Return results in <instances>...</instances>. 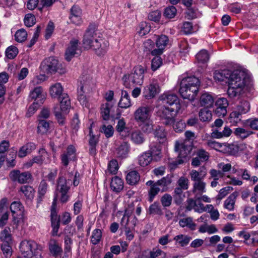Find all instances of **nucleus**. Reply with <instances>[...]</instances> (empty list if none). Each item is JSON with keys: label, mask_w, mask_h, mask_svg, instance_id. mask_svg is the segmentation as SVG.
<instances>
[{"label": "nucleus", "mask_w": 258, "mask_h": 258, "mask_svg": "<svg viewBox=\"0 0 258 258\" xmlns=\"http://www.w3.org/2000/svg\"><path fill=\"white\" fill-rule=\"evenodd\" d=\"M37 132L40 134H46L50 128V121L44 119H38Z\"/></svg>", "instance_id": "nucleus-43"}, {"label": "nucleus", "mask_w": 258, "mask_h": 258, "mask_svg": "<svg viewBox=\"0 0 258 258\" xmlns=\"http://www.w3.org/2000/svg\"><path fill=\"white\" fill-rule=\"evenodd\" d=\"M79 40L76 39H72L70 42V45L65 52V59L70 61L76 55L80 53V50L78 48Z\"/></svg>", "instance_id": "nucleus-13"}, {"label": "nucleus", "mask_w": 258, "mask_h": 258, "mask_svg": "<svg viewBox=\"0 0 258 258\" xmlns=\"http://www.w3.org/2000/svg\"><path fill=\"white\" fill-rule=\"evenodd\" d=\"M48 184L45 180H42L40 183L38 189L37 204H40L47 191Z\"/></svg>", "instance_id": "nucleus-31"}, {"label": "nucleus", "mask_w": 258, "mask_h": 258, "mask_svg": "<svg viewBox=\"0 0 258 258\" xmlns=\"http://www.w3.org/2000/svg\"><path fill=\"white\" fill-rule=\"evenodd\" d=\"M190 239V237L183 234L177 235L174 238V240H175L176 242L181 246H185L187 245L189 242Z\"/></svg>", "instance_id": "nucleus-51"}, {"label": "nucleus", "mask_w": 258, "mask_h": 258, "mask_svg": "<svg viewBox=\"0 0 258 258\" xmlns=\"http://www.w3.org/2000/svg\"><path fill=\"white\" fill-rule=\"evenodd\" d=\"M20 191L24 195L27 199L31 200L34 198L35 190L30 185H24L21 186Z\"/></svg>", "instance_id": "nucleus-45"}, {"label": "nucleus", "mask_w": 258, "mask_h": 258, "mask_svg": "<svg viewBox=\"0 0 258 258\" xmlns=\"http://www.w3.org/2000/svg\"><path fill=\"white\" fill-rule=\"evenodd\" d=\"M72 184L71 179H66L63 176H59L57 180L56 191L60 194V201L62 203H67L70 198L68 195Z\"/></svg>", "instance_id": "nucleus-9"}, {"label": "nucleus", "mask_w": 258, "mask_h": 258, "mask_svg": "<svg viewBox=\"0 0 258 258\" xmlns=\"http://www.w3.org/2000/svg\"><path fill=\"white\" fill-rule=\"evenodd\" d=\"M10 177L13 181H18L19 183L23 184L28 182L32 175L28 171L21 173L18 170H14L10 173Z\"/></svg>", "instance_id": "nucleus-12"}, {"label": "nucleus", "mask_w": 258, "mask_h": 258, "mask_svg": "<svg viewBox=\"0 0 258 258\" xmlns=\"http://www.w3.org/2000/svg\"><path fill=\"white\" fill-rule=\"evenodd\" d=\"M234 135L242 140L245 139L253 134L252 131L246 130L241 127H237L234 131Z\"/></svg>", "instance_id": "nucleus-49"}, {"label": "nucleus", "mask_w": 258, "mask_h": 258, "mask_svg": "<svg viewBox=\"0 0 258 258\" xmlns=\"http://www.w3.org/2000/svg\"><path fill=\"white\" fill-rule=\"evenodd\" d=\"M42 88L41 87H35L30 92L29 97L32 100H35V102H38L42 104L45 99L44 95L42 93Z\"/></svg>", "instance_id": "nucleus-22"}, {"label": "nucleus", "mask_w": 258, "mask_h": 258, "mask_svg": "<svg viewBox=\"0 0 258 258\" xmlns=\"http://www.w3.org/2000/svg\"><path fill=\"white\" fill-rule=\"evenodd\" d=\"M238 193L234 191L225 200L224 203V207L229 211H232L234 209V206L236 200L238 197Z\"/></svg>", "instance_id": "nucleus-27"}, {"label": "nucleus", "mask_w": 258, "mask_h": 258, "mask_svg": "<svg viewBox=\"0 0 258 258\" xmlns=\"http://www.w3.org/2000/svg\"><path fill=\"white\" fill-rule=\"evenodd\" d=\"M179 224L181 227L186 226L192 230L195 229L196 226V224L193 222L192 218L191 217L180 219L179 220Z\"/></svg>", "instance_id": "nucleus-50"}, {"label": "nucleus", "mask_w": 258, "mask_h": 258, "mask_svg": "<svg viewBox=\"0 0 258 258\" xmlns=\"http://www.w3.org/2000/svg\"><path fill=\"white\" fill-rule=\"evenodd\" d=\"M148 213L150 215H162L163 212L160 203L158 202H155L151 204L149 208Z\"/></svg>", "instance_id": "nucleus-44"}, {"label": "nucleus", "mask_w": 258, "mask_h": 258, "mask_svg": "<svg viewBox=\"0 0 258 258\" xmlns=\"http://www.w3.org/2000/svg\"><path fill=\"white\" fill-rule=\"evenodd\" d=\"M177 13L176 9L175 7L171 6L165 9L164 16L168 19L174 18Z\"/></svg>", "instance_id": "nucleus-58"}, {"label": "nucleus", "mask_w": 258, "mask_h": 258, "mask_svg": "<svg viewBox=\"0 0 258 258\" xmlns=\"http://www.w3.org/2000/svg\"><path fill=\"white\" fill-rule=\"evenodd\" d=\"M144 73V67L141 65L135 67L131 74L123 75L122 78L123 85L128 88L136 85H141L143 83Z\"/></svg>", "instance_id": "nucleus-4"}, {"label": "nucleus", "mask_w": 258, "mask_h": 258, "mask_svg": "<svg viewBox=\"0 0 258 258\" xmlns=\"http://www.w3.org/2000/svg\"><path fill=\"white\" fill-rule=\"evenodd\" d=\"M111 189L116 193H119L123 188V181L118 176H115L111 179L110 182Z\"/></svg>", "instance_id": "nucleus-28"}, {"label": "nucleus", "mask_w": 258, "mask_h": 258, "mask_svg": "<svg viewBox=\"0 0 258 258\" xmlns=\"http://www.w3.org/2000/svg\"><path fill=\"white\" fill-rule=\"evenodd\" d=\"M231 71L228 70H216L214 73V78L219 82L225 81L228 83Z\"/></svg>", "instance_id": "nucleus-23"}, {"label": "nucleus", "mask_w": 258, "mask_h": 258, "mask_svg": "<svg viewBox=\"0 0 258 258\" xmlns=\"http://www.w3.org/2000/svg\"><path fill=\"white\" fill-rule=\"evenodd\" d=\"M10 209L13 213H17L21 215L23 213L24 208L20 201H14L11 204Z\"/></svg>", "instance_id": "nucleus-48"}, {"label": "nucleus", "mask_w": 258, "mask_h": 258, "mask_svg": "<svg viewBox=\"0 0 258 258\" xmlns=\"http://www.w3.org/2000/svg\"><path fill=\"white\" fill-rule=\"evenodd\" d=\"M102 237V231L100 229H95L92 232L91 236V241L94 245L98 244Z\"/></svg>", "instance_id": "nucleus-53"}, {"label": "nucleus", "mask_w": 258, "mask_h": 258, "mask_svg": "<svg viewBox=\"0 0 258 258\" xmlns=\"http://www.w3.org/2000/svg\"><path fill=\"white\" fill-rule=\"evenodd\" d=\"M178 187L187 190L189 186V180L184 176L180 177L177 182Z\"/></svg>", "instance_id": "nucleus-64"}, {"label": "nucleus", "mask_w": 258, "mask_h": 258, "mask_svg": "<svg viewBox=\"0 0 258 258\" xmlns=\"http://www.w3.org/2000/svg\"><path fill=\"white\" fill-rule=\"evenodd\" d=\"M19 248L22 254L25 258H42L40 246L33 240L22 241Z\"/></svg>", "instance_id": "nucleus-5"}, {"label": "nucleus", "mask_w": 258, "mask_h": 258, "mask_svg": "<svg viewBox=\"0 0 258 258\" xmlns=\"http://www.w3.org/2000/svg\"><path fill=\"white\" fill-rule=\"evenodd\" d=\"M152 60L151 68L153 71H155L159 69L162 64V59L159 55H155Z\"/></svg>", "instance_id": "nucleus-62"}, {"label": "nucleus", "mask_w": 258, "mask_h": 258, "mask_svg": "<svg viewBox=\"0 0 258 258\" xmlns=\"http://www.w3.org/2000/svg\"><path fill=\"white\" fill-rule=\"evenodd\" d=\"M180 109L164 106L158 111L163 123L166 125H172L175 121V116Z\"/></svg>", "instance_id": "nucleus-8"}, {"label": "nucleus", "mask_w": 258, "mask_h": 258, "mask_svg": "<svg viewBox=\"0 0 258 258\" xmlns=\"http://www.w3.org/2000/svg\"><path fill=\"white\" fill-rule=\"evenodd\" d=\"M206 183L202 180L196 181L193 183L192 192L196 194V195L199 194L201 195L206 191Z\"/></svg>", "instance_id": "nucleus-42"}, {"label": "nucleus", "mask_w": 258, "mask_h": 258, "mask_svg": "<svg viewBox=\"0 0 258 258\" xmlns=\"http://www.w3.org/2000/svg\"><path fill=\"white\" fill-rule=\"evenodd\" d=\"M100 132L103 133L107 138L111 137L113 135L114 129L112 125H102L100 128Z\"/></svg>", "instance_id": "nucleus-55"}, {"label": "nucleus", "mask_w": 258, "mask_h": 258, "mask_svg": "<svg viewBox=\"0 0 258 258\" xmlns=\"http://www.w3.org/2000/svg\"><path fill=\"white\" fill-rule=\"evenodd\" d=\"M152 108L150 106H141L134 112L135 119L138 123L149 120L151 116Z\"/></svg>", "instance_id": "nucleus-11"}, {"label": "nucleus", "mask_w": 258, "mask_h": 258, "mask_svg": "<svg viewBox=\"0 0 258 258\" xmlns=\"http://www.w3.org/2000/svg\"><path fill=\"white\" fill-rule=\"evenodd\" d=\"M158 186L161 187V192H165L168 190V186L172 182V176L167 175L162 177L161 179L155 182Z\"/></svg>", "instance_id": "nucleus-33"}, {"label": "nucleus", "mask_w": 258, "mask_h": 258, "mask_svg": "<svg viewBox=\"0 0 258 258\" xmlns=\"http://www.w3.org/2000/svg\"><path fill=\"white\" fill-rule=\"evenodd\" d=\"M164 106L168 105L169 107L180 109V105L178 97L174 94H164L160 97Z\"/></svg>", "instance_id": "nucleus-14"}, {"label": "nucleus", "mask_w": 258, "mask_h": 258, "mask_svg": "<svg viewBox=\"0 0 258 258\" xmlns=\"http://www.w3.org/2000/svg\"><path fill=\"white\" fill-rule=\"evenodd\" d=\"M196 58L199 62H207L209 59V54L207 50H202L196 55Z\"/></svg>", "instance_id": "nucleus-56"}, {"label": "nucleus", "mask_w": 258, "mask_h": 258, "mask_svg": "<svg viewBox=\"0 0 258 258\" xmlns=\"http://www.w3.org/2000/svg\"><path fill=\"white\" fill-rule=\"evenodd\" d=\"M139 27L138 32L142 36L148 34L151 29L150 26L146 22H142L140 24Z\"/></svg>", "instance_id": "nucleus-60"}, {"label": "nucleus", "mask_w": 258, "mask_h": 258, "mask_svg": "<svg viewBox=\"0 0 258 258\" xmlns=\"http://www.w3.org/2000/svg\"><path fill=\"white\" fill-rule=\"evenodd\" d=\"M199 117L201 121L208 123L212 119V114L207 108H204L200 109L199 112Z\"/></svg>", "instance_id": "nucleus-40"}, {"label": "nucleus", "mask_w": 258, "mask_h": 258, "mask_svg": "<svg viewBox=\"0 0 258 258\" xmlns=\"http://www.w3.org/2000/svg\"><path fill=\"white\" fill-rule=\"evenodd\" d=\"M116 129L122 137H125L129 135L128 128L126 127V123L123 118L118 121Z\"/></svg>", "instance_id": "nucleus-41"}, {"label": "nucleus", "mask_w": 258, "mask_h": 258, "mask_svg": "<svg viewBox=\"0 0 258 258\" xmlns=\"http://www.w3.org/2000/svg\"><path fill=\"white\" fill-rule=\"evenodd\" d=\"M172 197L168 194H164L161 198V202L162 205L164 207H168L170 206L172 203Z\"/></svg>", "instance_id": "nucleus-63"}, {"label": "nucleus", "mask_w": 258, "mask_h": 258, "mask_svg": "<svg viewBox=\"0 0 258 258\" xmlns=\"http://www.w3.org/2000/svg\"><path fill=\"white\" fill-rule=\"evenodd\" d=\"M49 250L51 254L55 258H60L62 253V249L57 243V241L51 239L48 243Z\"/></svg>", "instance_id": "nucleus-20"}, {"label": "nucleus", "mask_w": 258, "mask_h": 258, "mask_svg": "<svg viewBox=\"0 0 258 258\" xmlns=\"http://www.w3.org/2000/svg\"><path fill=\"white\" fill-rule=\"evenodd\" d=\"M127 183L131 185H136L140 180V175L138 171L132 170L130 171L126 175Z\"/></svg>", "instance_id": "nucleus-29"}, {"label": "nucleus", "mask_w": 258, "mask_h": 258, "mask_svg": "<svg viewBox=\"0 0 258 258\" xmlns=\"http://www.w3.org/2000/svg\"><path fill=\"white\" fill-rule=\"evenodd\" d=\"M97 27L95 24H90L84 35L83 43L84 48L92 49L97 55H100L106 52L109 43L105 40L97 38Z\"/></svg>", "instance_id": "nucleus-1"}, {"label": "nucleus", "mask_w": 258, "mask_h": 258, "mask_svg": "<svg viewBox=\"0 0 258 258\" xmlns=\"http://www.w3.org/2000/svg\"><path fill=\"white\" fill-rule=\"evenodd\" d=\"M130 150V145L127 142H124L120 144L116 150L118 157L125 158L127 157Z\"/></svg>", "instance_id": "nucleus-38"}, {"label": "nucleus", "mask_w": 258, "mask_h": 258, "mask_svg": "<svg viewBox=\"0 0 258 258\" xmlns=\"http://www.w3.org/2000/svg\"><path fill=\"white\" fill-rule=\"evenodd\" d=\"M140 126L144 133H150L153 130V125L150 119L146 122H140Z\"/></svg>", "instance_id": "nucleus-57"}, {"label": "nucleus", "mask_w": 258, "mask_h": 258, "mask_svg": "<svg viewBox=\"0 0 258 258\" xmlns=\"http://www.w3.org/2000/svg\"><path fill=\"white\" fill-rule=\"evenodd\" d=\"M176 151L179 152L178 156L180 158H186L189 154V151L186 150V147L182 144L176 143L175 146Z\"/></svg>", "instance_id": "nucleus-52"}, {"label": "nucleus", "mask_w": 258, "mask_h": 258, "mask_svg": "<svg viewBox=\"0 0 258 258\" xmlns=\"http://www.w3.org/2000/svg\"><path fill=\"white\" fill-rule=\"evenodd\" d=\"M144 51L147 53H151L152 55H160V53L158 51V48H155V44L153 41L148 39L144 43Z\"/></svg>", "instance_id": "nucleus-35"}, {"label": "nucleus", "mask_w": 258, "mask_h": 258, "mask_svg": "<svg viewBox=\"0 0 258 258\" xmlns=\"http://www.w3.org/2000/svg\"><path fill=\"white\" fill-rule=\"evenodd\" d=\"M200 82L195 76L183 78L180 83L179 93L183 99L194 100L199 91Z\"/></svg>", "instance_id": "nucleus-3"}, {"label": "nucleus", "mask_w": 258, "mask_h": 258, "mask_svg": "<svg viewBox=\"0 0 258 258\" xmlns=\"http://www.w3.org/2000/svg\"><path fill=\"white\" fill-rule=\"evenodd\" d=\"M146 184L147 185L150 186V189L148 190V201L152 202L161 190V188L153 180H149Z\"/></svg>", "instance_id": "nucleus-21"}, {"label": "nucleus", "mask_w": 258, "mask_h": 258, "mask_svg": "<svg viewBox=\"0 0 258 258\" xmlns=\"http://www.w3.org/2000/svg\"><path fill=\"white\" fill-rule=\"evenodd\" d=\"M153 157V160L158 161L162 157L161 148L157 143H152L150 145V150L148 151Z\"/></svg>", "instance_id": "nucleus-26"}, {"label": "nucleus", "mask_w": 258, "mask_h": 258, "mask_svg": "<svg viewBox=\"0 0 258 258\" xmlns=\"http://www.w3.org/2000/svg\"><path fill=\"white\" fill-rule=\"evenodd\" d=\"M248 81V77L242 71L236 70L231 72L228 81V95L230 98L241 96L244 93L243 88Z\"/></svg>", "instance_id": "nucleus-2"}, {"label": "nucleus", "mask_w": 258, "mask_h": 258, "mask_svg": "<svg viewBox=\"0 0 258 258\" xmlns=\"http://www.w3.org/2000/svg\"><path fill=\"white\" fill-rule=\"evenodd\" d=\"M152 160L153 157L148 151L144 152L138 157L139 164L143 167L148 165Z\"/></svg>", "instance_id": "nucleus-39"}, {"label": "nucleus", "mask_w": 258, "mask_h": 258, "mask_svg": "<svg viewBox=\"0 0 258 258\" xmlns=\"http://www.w3.org/2000/svg\"><path fill=\"white\" fill-rule=\"evenodd\" d=\"M159 86L157 82L153 81L149 86L145 88L144 96L147 99L153 98L159 92Z\"/></svg>", "instance_id": "nucleus-19"}, {"label": "nucleus", "mask_w": 258, "mask_h": 258, "mask_svg": "<svg viewBox=\"0 0 258 258\" xmlns=\"http://www.w3.org/2000/svg\"><path fill=\"white\" fill-rule=\"evenodd\" d=\"M27 36V33L23 29L17 31L15 35V40L19 42L24 41L26 39Z\"/></svg>", "instance_id": "nucleus-59"}, {"label": "nucleus", "mask_w": 258, "mask_h": 258, "mask_svg": "<svg viewBox=\"0 0 258 258\" xmlns=\"http://www.w3.org/2000/svg\"><path fill=\"white\" fill-rule=\"evenodd\" d=\"M212 132L211 137L215 139H221L224 137H229L232 133L231 130L227 126H226L222 132L219 131L216 128H213Z\"/></svg>", "instance_id": "nucleus-25"}, {"label": "nucleus", "mask_w": 258, "mask_h": 258, "mask_svg": "<svg viewBox=\"0 0 258 258\" xmlns=\"http://www.w3.org/2000/svg\"><path fill=\"white\" fill-rule=\"evenodd\" d=\"M40 68L43 72L47 74H54L56 72L63 74L66 70L58 60L54 56L45 58L41 63Z\"/></svg>", "instance_id": "nucleus-6"}, {"label": "nucleus", "mask_w": 258, "mask_h": 258, "mask_svg": "<svg viewBox=\"0 0 258 258\" xmlns=\"http://www.w3.org/2000/svg\"><path fill=\"white\" fill-rule=\"evenodd\" d=\"M60 102V108L57 106L54 107V113L60 125L64 124V114L69 112L71 107L70 99L68 95L63 93L58 98Z\"/></svg>", "instance_id": "nucleus-7"}, {"label": "nucleus", "mask_w": 258, "mask_h": 258, "mask_svg": "<svg viewBox=\"0 0 258 258\" xmlns=\"http://www.w3.org/2000/svg\"><path fill=\"white\" fill-rule=\"evenodd\" d=\"M1 249L6 258L10 257L11 256L12 253V247L8 242H3L1 245Z\"/></svg>", "instance_id": "nucleus-61"}, {"label": "nucleus", "mask_w": 258, "mask_h": 258, "mask_svg": "<svg viewBox=\"0 0 258 258\" xmlns=\"http://www.w3.org/2000/svg\"><path fill=\"white\" fill-rule=\"evenodd\" d=\"M63 89L60 83H56L52 86L50 89V94L53 98H58L62 94Z\"/></svg>", "instance_id": "nucleus-46"}, {"label": "nucleus", "mask_w": 258, "mask_h": 258, "mask_svg": "<svg viewBox=\"0 0 258 258\" xmlns=\"http://www.w3.org/2000/svg\"><path fill=\"white\" fill-rule=\"evenodd\" d=\"M228 102L225 98H220L216 101L215 114L218 117H224L227 114V108Z\"/></svg>", "instance_id": "nucleus-15"}, {"label": "nucleus", "mask_w": 258, "mask_h": 258, "mask_svg": "<svg viewBox=\"0 0 258 258\" xmlns=\"http://www.w3.org/2000/svg\"><path fill=\"white\" fill-rule=\"evenodd\" d=\"M214 103V98L212 96L208 93H203L200 100V103L201 106L205 108L211 107Z\"/></svg>", "instance_id": "nucleus-34"}, {"label": "nucleus", "mask_w": 258, "mask_h": 258, "mask_svg": "<svg viewBox=\"0 0 258 258\" xmlns=\"http://www.w3.org/2000/svg\"><path fill=\"white\" fill-rule=\"evenodd\" d=\"M112 105L109 103L103 104L100 108L101 117L104 120H108L110 118V110Z\"/></svg>", "instance_id": "nucleus-47"}, {"label": "nucleus", "mask_w": 258, "mask_h": 258, "mask_svg": "<svg viewBox=\"0 0 258 258\" xmlns=\"http://www.w3.org/2000/svg\"><path fill=\"white\" fill-rule=\"evenodd\" d=\"M56 201L57 198L55 197L53 199L50 209L51 225L52 228L51 234L53 236L57 235L60 226L59 216H58L57 211L56 210Z\"/></svg>", "instance_id": "nucleus-10"}, {"label": "nucleus", "mask_w": 258, "mask_h": 258, "mask_svg": "<svg viewBox=\"0 0 258 258\" xmlns=\"http://www.w3.org/2000/svg\"><path fill=\"white\" fill-rule=\"evenodd\" d=\"M168 42L169 39L166 35H162L158 37L156 40V45L158 48L157 51L159 52L160 54H162L163 50L167 46Z\"/></svg>", "instance_id": "nucleus-30"}, {"label": "nucleus", "mask_w": 258, "mask_h": 258, "mask_svg": "<svg viewBox=\"0 0 258 258\" xmlns=\"http://www.w3.org/2000/svg\"><path fill=\"white\" fill-rule=\"evenodd\" d=\"M244 105L247 107L245 109H241L242 106L238 105L237 106L238 111H232L229 115V120L231 123H237L240 120V116L243 113L248 112L250 108V106L247 102H245Z\"/></svg>", "instance_id": "nucleus-18"}, {"label": "nucleus", "mask_w": 258, "mask_h": 258, "mask_svg": "<svg viewBox=\"0 0 258 258\" xmlns=\"http://www.w3.org/2000/svg\"><path fill=\"white\" fill-rule=\"evenodd\" d=\"M131 141L136 145H140L145 141V137L144 134L140 131L133 132L131 134Z\"/></svg>", "instance_id": "nucleus-37"}, {"label": "nucleus", "mask_w": 258, "mask_h": 258, "mask_svg": "<svg viewBox=\"0 0 258 258\" xmlns=\"http://www.w3.org/2000/svg\"><path fill=\"white\" fill-rule=\"evenodd\" d=\"M154 135L159 143H163L166 141L167 133L163 127L158 126L154 131Z\"/></svg>", "instance_id": "nucleus-36"}, {"label": "nucleus", "mask_w": 258, "mask_h": 258, "mask_svg": "<svg viewBox=\"0 0 258 258\" xmlns=\"http://www.w3.org/2000/svg\"><path fill=\"white\" fill-rule=\"evenodd\" d=\"M131 105L132 103L128 93L126 91L122 90L121 98L118 102V106L122 108H127Z\"/></svg>", "instance_id": "nucleus-32"}, {"label": "nucleus", "mask_w": 258, "mask_h": 258, "mask_svg": "<svg viewBox=\"0 0 258 258\" xmlns=\"http://www.w3.org/2000/svg\"><path fill=\"white\" fill-rule=\"evenodd\" d=\"M18 52V49L16 46L11 45L6 49L5 54L9 59H12L16 57Z\"/></svg>", "instance_id": "nucleus-54"}, {"label": "nucleus", "mask_w": 258, "mask_h": 258, "mask_svg": "<svg viewBox=\"0 0 258 258\" xmlns=\"http://www.w3.org/2000/svg\"><path fill=\"white\" fill-rule=\"evenodd\" d=\"M36 148L35 143L29 142L22 146L19 150L18 156L20 158H23L28 154H30Z\"/></svg>", "instance_id": "nucleus-24"}, {"label": "nucleus", "mask_w": 258, "mask_h": 258, "mask_svg": "<svg viewBox=\"0 0 258 258\" xmlns=\"http://www.w3.org/2000/svg\"><path fill=\"white\" fill-rule=\"evenodd\" d=\"M76 157V149L73 145H69L63 154L60 156L62 164L67 167L70 161L75 160Z\"/></svg>", "instance_id": "nucleus-16"}, {"label": "nucleus", "mask_w": 258, "mask_h": 258, "mask_svg": "<svg viewBox=\"0 0 258 258\" xmlns=\"http://www.w3.org/2000/svg\"><path fill=\"white\" fill-rule=\"evenodd\" d=\"M195 154L196 157L192 158L191 163L194 167L200 166L201 162L207 161L209 158V153L203 148L198 149Z\"/></svg>", "instance_id": "nucleus-17"}]
</instances>
